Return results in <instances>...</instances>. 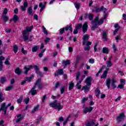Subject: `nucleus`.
Wrapping results in <instances>:
<instances>
[{"label":"nucleus","mask_w":126,"mask_h":126,"mask_svg":"<svg viewBox=\"0 0 126 126\" xmlns=\"http://www.w3.org/2000/svg\"><path fill=\"white\" fill-rule=\"evenodd\" d=\"M33 29V26L28 27L26 29L23 31V38L24 41L29 40V32H31Z\"/></svg>","instance_id":"nucleus-1"},{"label":"nucleus","mask_w":126,"mask_h":126,"mask_svg":"<svg viewBox=\"0 0 126 126\" xmlns=\"http://www.w3.org/2000/svg\"><path fill=\"white\" fill-rule=\"evenodd\" d=\"M49 106L51 107V108H54L55 110H57L58 111H61V110H63V106L61 105L60 103L58 102V100H55L53 102L50 103L49 104Z\"/></svg>","instance_id":"nucleus-2"},{"label":"nucleus","mask_w":126,"mask_h":126,"mask_svg":"<svg viewBox=\"0 0 126 126\" xmlns=\"http://www.w3.org/2000/svg\"><path fill=\"white\" fill-rule=\"evenodd\" d=\"M99 20V17L96 16L94 20L92 21V23H93L94 25L92 27V30L94 31L96 28H98L97 25L98 24L97 23V22Z\"/></svg>","instance_id":"nucleus-3"},{"label":"nucleus","mask_w":126,"mask_h":126,"mask_svg":"<svg viewBox=\"0 0 126 126\" xmlns=\"http://www.w3.org/2000/svg\"><path fill=\"white\" fill-rule=\"evenodd\" d=\"M33 68L35 71V73H36V74H38L40 77H43V76H44V73L40 71V68L39 67V66L37 65H34L33 66Z\"/></svg>","instance_id":"nucleus-4"},{"label":"nucleus","mask_w":126,"mask_h":126,"mask_svg":"<svg viewBox=\"0 0 126 126\" xmlns=\"http://www.w3.org/2000/svg\"><path fill=\"white\" fill-rule=\"evenodd\" d=\"M42 82V79L41 78L38 79L34 84V86H35V88L36 86H37L38 89H42L43 88V85L41 84Z\"/></svg>","instance_id":"nucleus-5"},{"label":"nucleus","mask_w":126,"mask_h":126,"mask_svg":"<svg viewBox=\"0 0 126 126\" xmlns=\"http://www.w3.org/2000/svg\"><path fill=\"white\" fill-rule=\"evenodd\" d=\"M125 119H126V115H125V113H123L120 114L119 116L116 118V120L118 123L123 122V121H124Z\"/></svg>","instance_id":"nucleus-6"},{"label":"nucleus","mask_w":126,"mask_h":126,"mask_svg":"<svg viewBox=\"0 0 126 126\" xmlns=\"http://www.w3.org/2000/svg\"><path fill=\"white\" fill-rule=\"evenodd\" d=\"M32 68H33V66H32V65L25 66L24 67L25 74H28V71L30 70V69H32Z\"/></svg>","instance_id":"nucleus-7"},{"label":"nucleus","mask_w":126,"mask_h":126,"mask_svg":"<svg viewBox=\"0 0 126 126\" xmlns=\"http://www.w3.org/2000/svg\"><path fill=\"white\" fill-rule=\"evenodd\" d=\"M82 28L83 33H86V32H87V30L88 29V23L87 22H85L83 25V26H82Z\"/></svg>","instance_id":"nucleus-8"},{"label":"nucleus","mask_w":126,"mask_h":126,"mask_svg":"<svg viewBox=\"0 0 126 126\" xmlns=\"http://www.w3.org/2000/svg\"><path fill=\"white\" fill-rule=\"evenodd\" d=\"M92 77H89L86 79V84L87 86H91V82H92Z\"/></svg>","instance_id":"nucleus-9"},{"label":"nucleus","mask_w":126,"mask_h":126,"mask_svg":"<svg viewBox=\"0 0 126 126\" xmlns=\"http://www.w3.org/2000/svg\"><path fill=\"white\" fill-rule=\"evenodd\" d=\"M100 11H103L105 12L107 11V9L106 8H104V6H101L100 8L96 7L95 8V12L98 13L100 12Z\"/></svg>","instance_id":"nucleus-10"},{"label":"nucleus","mask_w":126,"mask_h":126,"mask_svg":"<svg viewBox=\"0 0 126 126\" xmlns=\"http://www.w3.org/2000/svg\"><path fill=\"white\" fill-rule=\"evenodd\" d=\"M2 61H4V57L0 56V71H1L3 68V66L2 65L3 62Z\"/></svg>","instance_id":"nucleus-11"},{"label":"nucleus","mask_w":126,"mask_h":126,"mask_svg":"<svg viewBox=\"0 0 126 126\" xmlns=\"http://www.w3.org/2000/svg\"><path fill=\"white\" fill-rule=\"evenodd\" d=\"M107 34L108 32L107 31H104L102 33V38L104 39V41H108V37H107Z\"/></svg>","instance_id":"nucleus-12"},{"label":"nucleus","mask_w":126,"mask_h":126,"mask_svg":"<svg viewBox=\"0 0 126 126\" xmlns=\"http://www.w3.org/2000/svg\"><path fill=\"white\" fill-rule=\"evenodd\" d=\"M28 6V3L27 1L24 2L23 5L21 6V9L22 11H25L26 10V7Z\"/></svg>","instance_id":"nucleus-13"},{"label":"nucleus","mask_w":126,"mask_h":126,"mask_svg":"<svg viewBox=\"0 0 126 126\" xmlns=\"http://www.w3.org/2000/svg\"><path fill=\"white\" fill-rule=\"evenodd\" d=\"M36 86H33L32 88L31 89L30 92L31 93V94L32 95H36L37 94V91H36Z\"/></svg>","instance_id":"nucleus-14"},{"label":"nucleus","mask_w":126,"mask_h":126,"mask_svg":"<svg viewBox=\"0 0 126 126\" xmlns=\"http://www.w3.org/2000/svg\"><path fill=\"white\" fill-rule=\"evenodd\" d=\"M92 110H93V107H86L83 111L84 114H87L88 112H92Z\"/></svg>","instance_id":"nucleus-15"},{"label":"nucleus","mask_w":126,"mask_h":126,"mask_svg":"<svg viewBox=\"0 0 126 126\" xmlns=\"http://www.w3.org/2000/svg\"><path fill=\"white\" fill-rule=\"evenodd\" d=\"M4 103L1 104V107L0 108V113L2 111L4 113V115H6V107L4 108Z\"/></svg>","instance_id":"nucleus-16"},{"label":"nucleus","mask_w":126,"mask_h":126,"mask_svg":"<svg viewBox=\"0 0 126 126\" xmlns=\"http://www.w3.org/2000/svg\"><path fill=\"white\" fill-rule=\"evenodd\" d=\"M27 11L29 15H31L32 16L34 15V13L33 12V9H32V7H29Z\"/></svg>","instance_id":"nucleus-17"},{"label":"nucleus","mask_w":126,"mask_h":126,"mask_svg":"<svg viewBox=\"0 0 126 126\" xmlns=\"http://www.w3.org/2000/svg\"><path fill=\"white\" fill-rule=\"evenodd\" d=\"M15 73L18 75H20L22 73V70L20 67H17L15 69Z\"/></svg>","instance_id":"nucleus-18"},{"label":"nucleus","mask_w":126,"mask_h":126,"mask_svg":"<svg viewBox=\"0 0 126 126\" xmlns=\"http://www.w3.org/2000/svg\"><path fill=\"white\" fill-rule=\"evenodd\" d=\"M84 15L85 17H87V16H88L89 20H92V19H93V18H94V15L92 14H88L87 13H85Z\"/></svg>","instance_id":"nucleus-19"},{"label":"nucleus","mask_w":126,"mask_h":126,"mask_svg":"<svg viewBox=\"0 0 126 126\" xmlns=\"http://www.w3.org/2000/svg\"><path fill=\"white\" fill-rule=\"evenodd\" d=\"M22 114H19L17 115V119L16 120V123H19V122H21V121L23 120V117H22Z\"/></svg>","instance_id":"nucleus-20"},{"label":"nucleus","mask_w":126,"mask_h":126,"mask_svg":"<svg viewBox=\"0 0 126 126\" xmlns=\"http://www.w3.org/2000/svg\"><path fill=\"white\" fill-rule=\"evenodd\" d=\"M63 64L64 65V68H65L68 64H70V61L69 60H67L66 61H63Z\"/></svg>","instance_id":"nucleus-21"},{"label":"nucleus","mask_w":126,"mask_h":126,"mask_svg":"<svg viewBox=\"0 0 126 126\" xmlns=\"http://www.w3.org/2000/svg\"><path fill=\"white\" fill-rule=\"evenodd\" d=\"M12 20L14 22V23H16V22H17L18 20H19V17H18V16H17V15H14L12 18Z\"/></svg>","instance_id":"nucleus-22"},{"label":"nucleus","mask_w":126,"mask_h":126,"mask_svg":"<svg viewBox=\"0 0 126 126\" xmlns=\"http://www.w3.org/2000/svg\"><path fill=\"white\" fill-rule=\"evenodd\" d=\"M95 92L96 97H97V98H99V95H100V89H99V88H97L95 90Z\"/></svg>","instance_id":"nucleus-23"},{"label":"nucleus","mask_w":126,"mask_h":126,"mask_svg":"<svg viewBox=\"0 0 126 126\" xmlns=\"http://www.w3.org/2000/svg\"><path fill=\"white\" fill-rule=\"evenodd\" d=\"M7 80L5 77H2L0 79V82L1 84H4V82H6Z\"/></svg>","instance_id":"nucleus-24"},{"label":"nucleus","mask_w":126,"mask_h":126,"mask_svg":"<svg viewBox=\"0 0 126 126\" xmlns=\"http://www.w3.org/2000/svg\"><path fill=\"white\" fill-rule=\"evenodd\" d=\"M82 59V57L81 56H77L76 58L75 64L76 65L78 63H79V61Z\"/></svg>","instance_id":"nucleus-25"},{"label":"nucleus","mask_w":126,"mask_h":126,"mask_svg":"<svg viewBox=\"0 0 126 126\" xmlns=\"http://www.w3.org/2000/svg\"><path fill=\"white\" fill-rule=\"evenodd\" d=\"M90 90V87H88L87 85L83 86L82 89V90H85L84 91L85 92H88V91H89Z\"/></svg>","instance_id":"nucleus-26"},{"label":"nucleus","mask_w":126,"mask_h":126,"mask_svg":"<svg viewBox=\"0 0 126 126\" xmlns=\"http://www.w3.org/2000/svg\"><path fill=\"white\" fill-rule=\"evenodd\" d=\"M38 49H39L38 46L35 45L32 47V51L33 52V53H36V52L38 51Z\"/></svg>","instance_id":"nucleus-27"},{"label":"nucleus","mask_w":126,"mask_h":126,"mask_svg":"<svg viewBox=\"0 0 126 126\" xmlns=\"http://www.w3.org/2000/svg\"><path fill=\"white\" fill-rule=\"evenodd\" d=\"M39 7H40V12H42L43 10H44V8H45V5L43 4V3L40 2L39 4Z\"/></svg>","instance_id":"nucleus-28"},{"label":"nucleus","mask_w":126,"mask_h":126,"mask_svg":"<svg viewBox=\"0 0 126 126\" xmlns=\"http://www.w3.org/2000/svg\"><path fill=\"white\" fill-rule=\"evenodd\" d=\"M95 123L93 121H89L88 123L86 124V126H94Z\"/></svg>","instance_id":"nucleus-29"},{"label":"nucleus","mask_w":126,"mask_h":126,"mask_svg":"<svg viewBox=\"0 0 126 126\" xmlns=\"http://www.w3.org/2000/svg\"><path fill=\"white\" fill-rule=\"evenodd\" d=\"M91 44H92V42L90 41H87V42L83 41V46H84V45H86L87 47H89L90 46H91Z\"/></svg>","instance_id":"nucleus-30"},{"label":"nucleus","mask_w":126,"mask_h":126,"mask_svg":"<svg viewBox=\"0 0 126 126\" xmlns=\"http://www.w3.org/2000/svg\"><path fill=\"white\" fill-rule=\"evenodd\" d=\"M74 87V84L72 82H70L69 84V90H72V89H73Z\"/></svg>","instance_id":"nucleus-31"},{"label":"nucleus","mask_w":126,"mask_h":126,"mask_svg":"<svg viewBox=\"0 0 126 126\" xmlns=\"http://www.w3.org/2000/svg\"><path fill=\"white\" fill-rule=\"evenodd\" d=\"M89 39V36H88V34L84 35L83 37V42H85V41H87Z\"/></svg>","instance_id":"nucleus-32"},{"label":"nucleus","mask_w":126,"mask_h":126,"mask_svg":"<svg viewBox=\"0 0 126 126\" xmlns=\"http://www.w3.org/2000/svg\"><path fill=\"white\" fill-rule=\"evenodd\" d=\"M106 86H107L108 89H110V84L111 83V79L109 78L108 79L106 80Z\"/></svg>","instance_id":"nucleus-33"},{"label":"nucleus","mask_w":126,"mask_h":126,"mask_svg":"<svg viewBox=\"0 0 126 126\" xmlns=\"http://www.w3.org/2000/svg\"><path fill=\"white\" fill-rule=\"evenodd\" d=\"M106 65L107 67H111L113 66V63L110 61H108L106 62Z\"/></svg>","instance_id":"nucleus-34"},{"label":"nucleus","mask_w":126,"mask_h":126,"mask_svg":"<svg viewBox=\"0 0 126 126\" xmlns=\"http://www.w3.org/2000/svg\"><path fill=\"white\" fill-rule=\"evenodd\" d=\"M2 104H4V108H6V113H7V108H8V107H10V106H11V103H8L7 105H6V104L5 103V102H3Z\"/></svg>","instance_id":"nucleus-35"},{"label":"nucleus","mask_w":126,"mask_h":126,"mask_svg":"<svg viewBox=\"0 0 126 126\" xmlns=\"http://www.w3.org/2000/svg\"><path fill=\"white\" fill-rule=\"evenodd\" d=\"M102 52L104 54H108L109 53V49L106 47H104L102 49Z\"/></svg>","instance_id":"nucleus-36"},{"label":"nucleus","mask_w":126,"mask_h":126,"mask_svg":"<svg viewBox=\"0 0 126 126\" xmlns=\"http://www.w3.org/2000/svg\"><path fill=\"white\" fill-rule=\"evenodd\" d=\"M104 67H105V66H103L102 67L100 68L98 72L96 74V76H99V73H101V72L103 71V70L104 69Z\"/></svg>","instance_id":"nucleus-37"},{"label":"nucleus","mask_w":126,"mask_h":126,"mask_svg":"<svg viewBox=\"0 0 126 126\" xmlns=\"http://www.w3.org/2000/svg\"><path fill=\"white\" fill-rule=\"evenodd\" d=\"M75 7H76V9H79L80 8V3L78 2H75L74 3Z\"/></svg>","instance_id":"nucleus-38"},{"label":"nucleus","mask_w":126,"mask_h":126,"mask_svg":"<svg viewBox=\"0 0 126 126\" xmlns=\"http://www.w3.org/2000/svg\"><path fill=\"white\" fill-rule=\"evenodd\" d=\"M38 110H39V106H35L34 109L32 111V114H34V113H35V112H37V111H38Z\"/></svg>","instance_id":"nucleus-39"},{"label":"nucleus","mask_w":126,"mask_h":126,"mask_svg":"<svg viewBox=\"0 0 126 126\" xmlns=\"http://www.w3.org/2000/svg\"><path fill=\"white\" fill-rule=\"evenodd\" d=\"M107 75L108 73L106 71H104L101 76V78H106L107 77Z\"/></svg>","instance_id":"nucleus-40"},{"label":"nucleus","mask_w":126,"mask_h":126,"mask_svg":"<svg viewBox=\"0 0 126 126\" xmlns=\"http://www.w3.org/2000/svg\"><path fill=\"white\" fill-rule=\"evenodd\" d=\"M104 23V19L102 18L100 19V20L98 22L97 21V24L98 25H101V24H103Z\"/></svg>","instance_id":"nucleus-41"},{"label":"nucleus","mask_w":126,"mask_h":126,"mask_svg":"<svg viewBox=\"0 0 126 126\" xmlns=\"http://www.w3.org/2000/svg\"><path fill=\"white\" fill-rule=\"evenodd\" d=\"M18 51V47H17V45H14L13 46V51L14 53H17Z\"/></svg>","instance_id":"nucleus-42"},{"label":"nucleus","mask_w":126,"mask_h":126,"mask_svg":"<svg viewBox=\"0 0 126 126\" xmlns=\"http://www.w3.org/2000/svg\"><path fill=\"white\" fill-rule=\"evenodd\" d=\"M9 60H10L9 56H8L4 62L5 64H9V62L8 61Z\"/></svg>","instance_id":"nucleus-43"},{"label":"nucleus","mask_w":126,"mask_h":126,"mask_svg":"<svg viewBox=\"0 0 126 126\" xmlns=\"http://www.w3.org/2000/svg\"><path fill=\"white\" fill-rule=\"evenodd\" d=\"M32 78H33V77H27L25 80L28 82H31L32 81Z\"/></svg>","instance_id":"nucleus-44"},{"label":"nucleus","mask_w":126,"mask_h":126,"mask_svg":"<svg viewBox=\"0 0 126 126\" xmlns=\"http://www.w3.org/2000/svg\"><path fill=\"white\" fill-rule=\"evenodd\" d=\"M64 32V28H63L59 30L60 35H63Z\"/></svg>","instance_id":"nucleus-45"},{"label":"nucleus","mask_w":126,"mask_h":126,"mask_svg":"<svg viewBox=\"0 0 126 126\" xmlns=\"http://www.w3.org/2000/svg\"><path fill=\"white\" fill-rule=\"evenodd\" d=\"M22 99H23V97L22 96H20L19 98L17 100V103L20 104L22 102Z\"/></svg>","instance_id":"nucleus-46"},{"label":"nucleus","mask_w":126,"mask_h":126,"mask_svg":"<svg viewBox=\"0 0 126 126\" xmlns=\"http://www.w3.org/2000/svg\"><path fill=\"white\" fill-rule=\"evenodd\" d=\"M59 75H63V69H60L58 70Z\"/></svg>","instance_id":"nucleus-47"},{"label":"nucleus","mask_w":126,"mask_h":126,"mask_svg":"<svg viewBox=\"0 0 126 126\" xmlns=\"http://www.w3.org/2000/svg\"><path fill=\"white\" fill-rule=\"evenodd\" d=\"M80 72H78L76 75V80L77 81L79 79V76H80Z\"/></svg>","instance_id":"nucleus-48"},{"label":"nucleus","mask_w":126,"mask_h":126,"mask_svg":"<svg viewBox=\"0 0 126 126\" xmlns=\"http://www.w3.org/2000/svg\"><path fill=\"white\" fill-rule=\"evenodd\" d=\"M42 32L46 35H48V32H47V30H46V28H45L44 26H42Z\"/></svg>","instance_id":"nucleus-49"},{"label":"nucleus","mask_w":126,"mask_h":126,"mask_svg":"<svg viewBox=\"0 0 126 126\" xmlns=\"http://www.w3.org/2000/svg\"><path fill=\"white\" fill-rule=\"evenodd\" d=\"M13 88V86H10L5 89L6 91H10Z\"/></svg>","instance_id":"nucleus-50"},{"label":"nucleus","mask_w":126,"mask_h":126,"mask_svg":"<svg viewBox=\"0 0 126 126\" xmlns=\"http://www.w3.org/2000/svg\"><path fill=\"white\" fill-rule=\"evenodd\" d=\"M82 28V24H78V25L76 26L75 29L77 30H79L80 28Z\"/></svg>","instance_id":"nucleus-51"},{"label":"nucleus","mask_w":126,"mask_h":126,"mask_svg":"<svg viewBox=\"0 0 126 126\" xmlns=\"http://www.w3.org/2000/svg\"><path fill=\"white\" fill-rule=\"evenodd\" d=\"M110 82L111 84H115V83L118 82V81L115 79H112V80H110Z\"/></svg>","instance_id":"nucleus-52"},{"label":"nucleus","mask_w":126,"mask_h":126,"mask_svg":"<svg viewBox=\"0 0 126 126\" xmlns=\"http://www.w3.org/2000/svg\"><path fill=\"white\" fill-rule=\"evenodd\" d=\"M120 82L121 85L125 86V85L126 84V80L124 79H121L120 80Z\"/></svg>","instance_id":"nucleus-53"},{"label":"nucleus","mask_w":126,"mask_h":126,"mask_svg":"<svg viewBox=\"0 0 126 126\" xmlns=\"http://www.w3.org/2000/svg\"><path fill=\"white\" fill-rule=\"evenodd\" d=\"M86 101H88V97H83L81 101V103L83 104V103H85Z\"/></svg>","instance_id":"nucleus-54"},{"label":"nucleus","mask_w":126,"mask_h":126,"mask_svg":"<svg viewBox=\"0 0 126 126\" xmlns=\"http://www.w3.org/2000/svg\"><path fill=\"white\" fill-rule=\"evenodd\" d=\"M30 101V99L29 98V97H27L24 100V102L26 104H28Z\"/></svg>","instance_id":"nucleus-55"},{"label":"nucleus","mask_w":126,"mask_h":126,"mask_svg":"<svg viewBox=\"0 0 126 126\" xmlns=\"http://www.w3.org/2000/svg\"><path fill=\"white\" fill-rule=\"evenodd\" d=\"M70 118V116H68L67 119H66V120L65 121H64L63 123V126H65V125H66V124L67 123V122H68V120Z\"/></svg>","instance_id":"nucleus-56"},{"label":"nucleus","mask_w":126,"mask_h":126,"mask_svg":"<svg viewBox=\"0 0 126 126\" xmlns=\"http://www.w3.org/2000/svg\"><path fill=\"white\" fill-rule=\"evenodd\" d=\"M50 40H51V38L47 37L44 40V42H45V44H47L48 43H49V42H50Z\"/></svg>","instance_id":"nucleus-57"},{"label":"nucleus","mask_w":126,"mask_h":126,"mask_svg":"<svg viewBox=\"0 0 126 126\" xmlns=\"http://www.w3.org/2000/svg\"><path fill=\"white\" fill-rule=\"evenodd\" d=\"M61 94H63V92H64V87L62 86L60 89Z\"/></svg>","instance_id":"nucleus-58"},{"label":"nucleus","mask_w":126,"mask_h":126,"mask_svg":"<svg viewBox=\"0 0 126 126\" xmlns=\"http://www.w3.org/2000/svg\"><path fill=\"white\" fill-rule=\"evenodd\" d=\"M107 11L104 12V15H103V19H106L107 17H108V14L106 13Z\"/></svg>","instance_id":"nucleus-59"},{"label":"nucleus","mask_w":126,"mask_h":126,"mask_svg":"<svg viewBox=\"0 0 126 126\" xmlns=\"http://www.w3.org/2000/svg\"><path fill=\"white\" fill-rule=\"evenodd\" d=\"M3 19L4 22H6L8 20V18L6 16H3Z\"/></svg>","instance_id":"nucleus-60"},{"label":"nucleus","mask_w":126,"mask_h":126,"mask_svg":"<svg viewBox=\"0 0 126 126\" xmlns=\"http://www.w3.org/2000/svg\"><path fill=\"white\" fill-rule=\"evenodd\" d=\"M124 87H125V86L121 84L119 85H118L117 88H120V89H124Z\"/></svg>","instance_id":"nucleus-61"},{"label":"nucleus","mask_w":126,"mask_h":126,"mask_svg":"<svg viewBox=\"0 0 126 126\" xmlns=\"http://www.w3.org/2000/svg\"><path fill=\"white\" fill-rule=\"evenodd\" d=\"M59 86H60V82H58L55 85V88L54 89V90H56L57 88H58Z\"/></svg>","instance_id":"nucleus-62"},{"label":"nucleus","mask_w":126,"mask_h":126,"mask_svg":"<svg viewBox=\"0 0 126 126\" xmlns=\"http://www.w3.org/2000/svg\"><path fill=\"white\" fill-rule=\"evenodd\" d=\"M21 52L23 54H24V55H26L27 54V51L25 50L24 48L22 49Z\"/></svg>","instance_id":"nucleus-63"},{"label":"nucleus","mask_w":126,"mask_h":126,"mask_svg":"<svg viewBox=\"0 0 126 126\" xmlns=\"http://www.w3.org/2000/svg\"><path fill=\"white\" fill-rule=\"evenodd\" d=\"M90 46H87L84 48V51H90Z\"/></svg>","instance_id":"nucleus-64"}]
</instances>
